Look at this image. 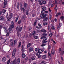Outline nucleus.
<instances>
[{
	"label": "nucleus",
	"instance_id": "c85d7f7f",
	"mask_svg": "<svg viewBox=\"0 0 64 64\" xmlns=\"http://www.w3.org/2000/svg\"><path fill=\"white\" fill-rule=\"evenodd\" d=\"M64 50H63L62 52H61L60 54L61 55H63L64 54Z\"/></svg>",
	"mask_w": 64,
	"mask_h": 64
},
{
	"label": "nucleus",
	"instance_id": "2f4dec72",
	"mask_svg": "<svg viewBox=\"0 0 64 64\" xmlns=\"http://www.w3.org/2000/svg\"><path fill=\"white\" fill-rule=\"evenodd\" d=\"M6 10H4V9L2 10V13H4V14L5 13V12H6Z\"/></svg>",
	"mask_w": 64,
	"mask_h": 64
},
{
	"label": "nucleus",
	"instance_id": "2eb2a0df",
	"mask_svg": "<svg viewBox=\"0 0 64 64\" xmlns=\"http://www.w3.org/2000/svg\"><path fill=\"white\" fill-rule=\"evenodd\" d=\"M24 7L26 9L27 8V4L25 2L24 3Z\"/></svg>",
	"mask_w": 64,
	"mask_h": 64
},
{
	"label": "nucleus",
	"instance_id": "6e6d98bb",
	"mask_svg": "<svg viewBox=\"0 0 64 64\" xmlns=\"http://www.w3.org/2000/svg\"><path fill=\"white\" fill-rule=\"evenodd\" d=\"M40 2L39 4H40V5H42V4H43L41 2Z\"/></svg>",
	"mask_w": 64,
	"mask_h": 64
},
{
	"label": "nucleus",
	"instance_id": "13d9d810",
	"mask_svg": "<svg viewBox=\"0 0 64 64\" xmlns=\"http://www.w3.org/2000/svg\"><path fill=\"white\" fill-rule=\"evenodd\" d=\"M31 59H32V60H34V59H35V58H34L33 57H32L31 58Z\"/></svg>",
	"mask_w": 64,
	"mask_h": 64
},
{
	"label": "nucleus",
	"instance_id": "f8f14e48",
	"mask_svg": "<svg viewBox=\"0 0 64 64\" xmlns=\"http://www.w3.org/2000/svg\"><path fill=\"white\" fill-rule=\"evenodd\" d=\"M46 56L45 55H44L42 57V59H46Z\"/></svg>",
	"mask_w": 64,
	"mask_h": 64
},
{
	"label": "nucleus",
	"instance_id": "79ce46f5",
	"mask_svg": "<svg viewBox=\"0 0 64 64\" xmlns=\"http://www.w3.org/2000/svg\"><path fill=\"white\" fill-rule=\"evenodd\" d=\"M64 18V16H62L61 17L60 19H61V20H63V19Z\"/></svg>",
	"mask_w": 64,
	"mask_h": 64
},
{
	"label": "nucleus",
	"instance_id": "4be33fe9",
	"mask_svg": "<svg viewBox=\"0 0 64 64\" xmlns=\"http://www.w3.org/2000/svg\"><path fill=\"white\" fill-rule=\"evenodd\" d=\"M25 57H26V55L24 53H23L22 54V58H25Z\"/></svg>",
	"mask_w": 64,
	"mask_h": 64
},
{
	"label": "nucleus",
	"instance_id": "423d86ee",
	"mask_svg": "<svg viewBox=\"0 0 64 64\" xmlns=\"http://www.w3.org/2000/svg\"><path fill=\"white\" fill-rule=\"evenodd\" d=\"M8 1L7 0H4V4L3 6V8H5L6 7V6L7 5V2Z\"/></svg>",
	"mask_w": 64,
	"mask_h": 64
},
{
	"label": "nucleus",
	"instance_id": "bb28decb",
	"mask_svg": "<svg viewBox=\"0 0 64 64\" xmlns=\"http://www.w3.org/2000/svg\"><path fill=\"white\" fill-rule=\"evenodd\" d=\"M42 3L43 4H45L46 3V1H43L42 2Z\"/></svg>",
	"mask_w": 64,
	"mask_h": 64
},
{
	"label": "nucleus",
	"instance_id": "a878e982",
	"mask_svg": "<svg viewBox=\"0 0 64 64\" xmlns=\"http://www.w3.org/2000/svg\"><path fill=\"white\" fill-rule=\"evenodd\" d=\"M21 20H19L18 22V24H20L21 23Z\"/></svg>",
	"mask_w": 64,
	"mask_h": 64
},
{
	"label": "nucleus",
	"instance_id": "7c9ffc66",
	"mask_svg": "<svg viewBox=\"0 0 64 64\" xmlns=\"http://www.w3.org/2000/svg\"><path fill=\"white\" fill-rule=\"evenodd\" d=\"M21 42H20L19 43V45L18 46V48H19L20 47V46H21Z\"/></svg>",
	"mask_w": 64,
	"mask_h": 64
},
{
	"label": "nucleus",
	"instance_id": "a19ab883",
	"mask_svg": "<svg viewBox=\"0 0 64 64\" xmlns=\"http://www.w3.org/2000/svg\"><path fill=\"white\" fill-rule=\"evenodd\" d=\"M2 28H3V26H2V25L0 24V28L2 29Z\"/></svg>",
	"mask_w": 64,
	"mask_h": 64
},
{
	"label": "nucleus",
	"instance_id": "cd10ccee",
	"mask_svg": "<svg viewBox=\"0 0 64 64\" xmlns=\"http://www.w3.org/2000/svg\"><path fill=\"white\" fill-rule=\"evenodd\" d=\"M17 8L18 9H19V4L17 3Z\"/></svg>",
	"mask_w": 64,
	"mask_h": 64
},
{
	"label": "nucleus",
	"instance_id": "0eeeda50",
	"mask_svg": "<svg viewBox=\"0 0 64 64\" xmlns=\"http://www.w3.org/2000/svg\"><path fill=\"white\" fill-rule=\"evenodd\" d=\"M47 15L46 14H40V17L42 18V19H43L44 18H45V17H46Z\"/></svg>",
	"mask_w": 64,
	"mask_h": 64
},
{
	"label": "nucleus",
	"instance_id": "393cba45",
	"mask_svg": "<svg viewBox=\"0 0 64 64\" xmlns=\"http://www.w3.org/2000/svg\"><path fill=\"white\" fill-rule=\"evenodd\" d=\"M46 44H42V45H40L42 47H43V46H46Z\"/></svg>",
	"mask_w": 64,
	"mask_h": 64
},
{
	"label": "nucleus",
	"instance_id": "e2e57ef3",
	"mask_svg": "<svg viewBox=\"0 0 64 64\" xmlns=\"http://www.w3.org/2000/svg\"><path fill=\"white\" fill-rule=\"evenodd\" d=\"M45 13H48V12L47 11H45Z\"/></svg>",
	"mask_w": 64,
	"mask_h": 64
},
{
	"label": "nucleus",
	"instance_id": "6ab92c4d",
	"mask_svg": "<svg viewBox=\"0 0 64 64\" xmlns=\"http://www.w3.org/2000/svg\"><path fill=\"white\" fill-rule=\"evenodd\" d=\"M33 50V48H29V51L30 52H31V51H32Z\"/></svg>",
	"mask_w": 64,
	"mask_h": 64
},
{
	"label": "nucleus",
	"instance_id": "37998d69",
	"mask_svg": "<svg viewBox=\"0 0 64 64\" xmlns=\"http://www.w3.org/2000/svg\"><path fill=\"white\" fill-rule=\"evenodd\" d=\"M10 60H9L8 61L7 63V64H9L10 63Z\"/></svg>",
	"mask_w": 64,
	"mask_h": 64
},
{
	"label": "nucleus",
	"instance_id": "39448f33",
	"mask_svg": "<svg viewBox=\"0 0 64 64\" xmlns=\"http://www.w3.org/2000/svg\"><path fill=\"white\" fill-rule=\"evenodd\" d=\"M16 30L18 32V36H19L20 35V34H19V32H21V31L23 29V28L22 27H20L19 28H18V26H17L16 28Z\"/></svg>",
	"mask_w": 64,
	"mask_h": 64
},
{
	"label": "nucleus",
	"instance_id": "de8ad7c7",
	"mask_svg": "<svg viewBox=\"0 0 64 64\" xmlns=\"http://www.w3.org/2000/svg\"><path fill=\"white\" fill-rule=\"evenodd\" d=\"M52 30H54L55 29V28H54V27L53 26H52Z\"/></svg>",
	"mask_w": 64,
	"mask_h": 64
},
{
	"label": "nucleus",
	"instance_id": "1a4fd4ad",
	"mask_svg": "<svg viewBox=\"0 0 64 64\" xmlns=\"http://www.w3.org/2000/svg\"><path fill=\"white\" fill-rule=\"evenodd\" d=\"M36 34V31L35 30L32 33V35L33 37H34V36H35Z\"/></svg>",
	"mask_w": 64,
	"mask_h": 64
},
{
	"label": "nucleus",
	"instance_id": "5fc2aeb1",
	"mask_svg": "<svg viewBox=\"0 0 64 64\" xmlns=\"http://www.w3.org/2000/svg\"><path fill=\"white\" fill-rule=\"evenodd\" d=\"M23 18L24 20H25V18H26V16H23Z\"/></svg>",
	"mask_w": 64,
	"mask_h": 64
},
{
	"label": "nucleus",
	"instance_id": "6e6552de",
	"mask_svg": "<svg viewBox=\"0 0 64 64\" xmlns=\"http://www.w3.org/2000/svg\"><path fill=\"white\" fill-rule=\"evenodd\" d=\"M16 51V49L15 48L13 50V53L12 54V57H13L15 54V52Z\"/></svg>",
	"mask_w": 64,
	"mask_h": 64
},
{
	"label": "nucleus",
	"instance_id": "8fccbe9b",
	"mask_svg": "<svg viewBox=\"0 0 64 64\" xmlns=\"http://www.w3.org/2000/svg\"><path fill=\"white\" fill-rule=\"evenodd\" d=\"M58 8L56 6L55 8H54V9L56 11H57V9Z\"/></svg>",
	"mask_w": 64,
	"mask_h": 64
},
{
	"label": "nucleus",
	"instance_id": "9d476101",
	"mask_svg": "<svg viewBox=\"0 0 64 64\" xmlns=\"http://www.w3.org/2000/svg\"><path fill=\"white\" fill-rule=\"evenodd\" d=\"M48 18L46 17L44 18H43V21L44 22L47 21L48 20Z\"/></svg>",
	"mask_w": 64,
	"mask_h": 64
},
{
	"label": "nucleus",
	"instance_id": "473e14b6",
	"mask_svg": "<svg viewBox=\"0 0 64 64\" xmlns=\"http://www.w3.org/2000/svg\"><path fill=\"white\" fill-rule=\"evenodd\" d=\"M45 11L44 10H42V11L41 12V13L42 14H44V13H45Z\"/></svg>",
	"mask_w": 64,
	"mask_h": 64
},
{
	"label": "nucleus",
	"instance_id": "680f3d73",
	"mask_svg": "<svg viewBox=\"0 0 64 64\" xmlns=\"http://www.w3.org/2000/svg\"><path fill=\"white\" fill-rule=\"evenodd\" d=\"M32 17H34V16H35V14H32Z\"/></svg>",
	"mask_w": 64,
	"mask_h": 64
},
{
	"label": "nucleus",
	"instance_id": "c03bdc74",
	"mask_svg": "<svg viewBox=\"0 0 64 64\" xmlns=\"http://www.w3.org/2000/svg\"><path fill=\"white\" fill-rule=\"evenodd\" d=\"M58 27H57V28L58 29H59L60 28V26H59V25H57Z\"/></svg>",
	"mask_w": 64,
	"mask_h": 64
},
{
	"label": "nucleus",
	"instance_id": "58836bf2",
	"mask_svg": "<svg viewBox=\"0 0 64 64\" xmlns=\"http://www.w3.org/2000/svg\"><path fill=\"white\" fill-rule=\"evenodd\" d=\"M38 25L39 27H40V28H42V26L41 25V24H38Z\"/></svg>",
	"mask_w": 64,
	"mask_h": 64
},
{
	"label": "nucleus",
	"instance_id": "412c9836",
	"mask_svg": "<svg viewBox=\"0 0 64 64\" xmlns=\"http://www.w3.org/2000/svg\"><path fill=\"white\" fill-rule=\"evenodd\" d=\"M4 19V18L3 16H1L0 17V20H3Z\"/></svg>",
	"mask_w": 64,
	"mask_h": 64
},
{
	"label": "nucleus",
	"instance_id": "5701e85b",
	"mask_svg": "<svg viewBox=\"0 0 64 64\" xmlns=\"http://www.w3.org/2000/svg\"><path fill=\"white\" fill-rule=\"evenodd\" d=\"M51 53L52 54L54 55L55 54V50H52V51Z\"/></svg>",
	"mask_w": 64,
	"mask_h": 64
},
{
	"label": "nucleus",
	"instance_id": "49530a36",
	"mask_svg": "<svg viewBox=\"0 0 64 64\" xmlns=\"http://www.w3.org/2000/svg\"><path fill=\"white\" fill-rule=\"evenodd\" d=\"M13 42H11V43L10 44V45L11 46H13Z\"/></svg>",
	"mask_w": 64,
	"mask_h": 64
},
{
	"label": "nucleus",
	"instance_id": "864d4df0",
	"mask_svg": "<svg viewBox=\"0 0 64 64\" xmlns=\"http://www.w3.org/2000/svg\"><path fill=\"white\" fill-rule=\"evenodd\" d=\"M48 56H51V54H50V53L48 52Z\"/></svg>",
	"mask_w": 64,
	"mask_h": 64
},
{
	"label": "nucleus",
	"instance_id": "f704fd0d",
	"mask_svg": "<svg viewBox=\"0 0 64 64\" xmlns=\"http://www.w3.org/2000/svg\"><path fill=\"white\" fill-rule=\"evenodd\" d=\"M43 25H48V23L46 22H44L43 24Z\"/></svg>",
	"mask_w": 64,
	"mask_h": 64
},
{
	"label": "nucleus",
	"instance_id": "69168bd1",
	"mask_svg": "<svg viewBox=\"0 0 64 64\" xmlns=\"http://www.w3.org/2000/svg\"><path fill=\"white\" fill-rule=\"evenodd\" d=\"M28 61H29V62H31V60L30 59H28Z\"/></svg>",
	"mask_w": 64,
	"mask_h": 64
},
{
	"label": "nucleus",
	"instance_id": "20e7f679",
	"mask_svg": "<svg viewBox=\"0 0 64 64\" xmlns=\"http://www.w3.org/2000/svg\"><path fill=\"white\" fill-rule=\"evenodd\" d=\"M11 25L10 26V28L9 29V32L10 33L12 32V28H14V22L12 21L11 22Z\"/></svg>",
	"mask_w": 64,
	"mask_h": 64
},
{
	"label": "nucleus",
	"instance_id": "ea45409f",
	"mask_svg": "<svg viewBox=\"0 0 64 64\" xmlns=\"http://www.w3.org/2000/svg\"><path fill=\"white\" fill-rule=\"evenodd\" d=\"M34 37L35 39H37L38 38V36H36Z\"/></svg>",
	"mask_w": 64,
	"mask_h": 64
},
{
	"label": "nucleus",
	"instance_id": "3c124183",
	"mask_svg": "<svg viewBox=\"0 0 64 64\" xmlns=\"http://www.w3.org/2000/svg\"><path fill=\"white\" fill-rule=\"evenodd\" d=\"M50 48H51V46H50L49 45L48 46V49L49 50Z\"/></svg>",
	"mask_w": 64,
	"mask_h": 64
},
{
	"label": "nucleus",
	"instance_id": "7ed1b4c3",
	"mask_svg": "<svg viewBox=\"0 0 64 64\" xmlns=\"http://www.w3.org/2000/svg\"><path fill=\"white\" fill-rule=\"evenodd\" d=\"M13 14L12 13H10L9 15V16H8V14L7 13L6 14V18L8 21H10V19L11 18H13Z\"/></svg>",
	"mask_w": 64,
	"mask_h": 64
},
{
	"label": "nucleus",
	"instance_id": "4d7b16f0",
	"mask_svg": "<svg viewBox=\"0 0 64 64\" xmlns=\"http://www.w3.org/2000/svg\"><path fill=\"white\" fill-rule=\"evenodd\" d=\"M43 0H38V2H41V1H42Z\"/></svg>",
	"mask_w": 64,
	"mask_h": 64
},
{
	"label": "nucleus",
	"instance_id": "052dcab7",
	"mask_svg": "<svg viewBox=\"0 0 64 64\" xmlns=\"http://www.w3.org/2000/svg\"><path fill=\"white\" fill-rule=\"evenodd\" d=\"M61 59L62 60V61H63V57H61Z\"/></svg>",
	"mask_w": 64,
	"mask_h": 64
},
{
	"label": "nucleus",
	"instance_id": "4c0bfd02",
	"mask_svg": "<svg viewBox=\"0 0 64 64\" xmlns=\"http://www.w3.org/2000/svg\"><path fill=\"white\" fill-rule=\"evenodd\" d=\"M22 11H23V12H25V8H22Z\"/></svg>",
	"mask_w": 64,
	"mask_h": 64
},
{
	"label": "nucleus",
	"instance_id": "f03ea898",
	"mask_svg": "<svg viewBox=\"0 0 64 64\" xmlns=\"http://www.w3.org/2000/svg\"><path fill=\"white\" fill-rule=\"evenodd\" d=\"M16 60V58L14 60L13 62L11 61L10 62V64H19L20 62V58H18V60Z\"/></svg>",
	"mask_w": 64,
	"mask_h": 64
},
{
	"label": "nucleus",
	"instance_id": "603ef678",
	"mask_svg": "<svg viewBox=\"0 0 64 64\" xmlns=\"http://www.w3.org/2000/svg\"><path fill=\"white\" fill-rule=\"evenodd\" d=\"M38 50L39 48H37L35 49V51H37V50Z\"/></svg>",
	"mask_w": 64,
	"mask_h": 64
},
{
	"label": "nucleus",
	"instance_id": "b1692460",
	"mask_svg": "<svg viewBox=\"0 0 64 64\" xmlns=\"http://www.w3.org/2000/svg\"><path fill=\"white\" fill-rule=\"evenodd\" d=\"M24 48V47L23 46H22V52H24V48Z\"/></svg>",
	"mask_w": 64,
	"mask_h": 64
},
{
	"label": "nucleus",
	"instance_id": "e433bc0d",
	"mask_svg": "<svg viewBox=\"0 0 64 64\" xmlns=\"http://www.w3.org/2000/svg\"><path fill=\"white\" fill-rule=\"evenodd\" d=\"M37 22V20H36L34 23V26L36 25V23Z\"/></svg>",
	"mask_w": 64,
	"mask_h": 64
},
{
	"label": "nucleus",
	"instance_id": "c9c22d12",
	"mask_svg": "<svg viewBox=\"0 0 64 64\" xmlns=\"http://www.w3.org/2000/svg\"><path fill=\"white\" fill-rule=\"evenodd\" d=\"M49 19H50V20H51V18H52V16H51V15H49Z\"/></svg>",
	"mask_w": 64,
	"mask_h": 64
},
{
	"label": "nucleus",
	"instance_id": "f257e3e1",
	"mask_svg": "<svg viewBox=\"0 0 64 64\" xmlns=\"http://www.w3.org/2000/svg\"><path fill=\"white\" fill-rule=\"evenodd\" d=\"M47 36V34H42V37L40 38L41 39H42L43 38H44L43 40V41H42V43H46L47 42V38L46 37H45V36Z\"/></svg>",
	"mask_w": 64,
	"mask_h": 64
},
{
	"label": "nucleus",
	"instance_id": "ddd939ff",
	"mask_svg": "<svg viewBox=\"0 0 64 64\" xmlns=\"http://www.w3.org/2000/svg\"><path fill=\"white\" fill-rule=\"evenodd\" d=\"M42 9H43L44 10H46V7H45L44 6H42Z\"/></svg>",
	"mask_w": 64,
	"mask_h": 64
},
{
	"label": "nucleus",
	"instance_id": "9b49d317",
	"mask_svg": "<svg viewBox=\"0 0 64 64\" xmlns=\"http://www.w3.org/2000/svg\"><path fill=\"white\" fill-rule=\"evenodd\" d=\"M3 28L4 31H5V32H7L8 31V30H7V28L5 27H4Z\"/></svg>",
	"mask_w": 64,
	"mask_h": 64
},
{
	"label": "nucleus",
	"instance_id": "a18cd8bd",
	"mask_svg": "<svg viewBox=\"0 0 64 64\" xmlns=\"http://www.w3.org/2000/svg\"><path fill=\"white\" fill-rule=\"evenodd\" d=\"M49 36L50 37H51L52 36V34L51 33L50 34H49Z\"/></svg>",
	"mask_w": 64,
	"mask_h": 64
},
{
	"label": "nucleus",
	"instance_id": "72a5a7b5",
	"mask_svg": "<svg viewBox=\"0 0 64 64\" xmlns=\"http://www.w3.org/2000/svg\"><path fill=\"white\" fill-rule=\"evenodd\" d=\"M17 43V40H15L14 42V45H15Z\"/></svg>",
	"mask_w": 64,
	"mask_h": 64
},
{
	"label": "nucleus",
	"instance_id": "c756f323",
	"mask_svg": "<svg viewBox=\"0 0 64 64\" xmlns=\"http://www.w3.org/2000/svg\"><path fill=\"white\" fill-rule=\"evenodd\" d=\"M36 55H37V56H39V55H40V53H38V52H37V53H36Z\"/></svg>",
	"mask_w": 64,
	"mask_h": 64
},
{
	"label": "nucleus",
	"instance_id": "aec40b11",
	"mask_svg": "<svg viewBox=\"0 0 64 64\" xmlns=\"http://www.w3.org/2000/svg\"><path fill=\"white\" fill-rule=\"evenodd\" d=\"M18 18L19 16H17L16 18L15 22H17L18 21Z\"/></svg>",
	"mask_w": 64,
	"mask_h": 64
},
{
	"label": "nucleus",
	"instance_id": "a211bd4d",
	"mask_svg": "<svg viewBox=\"0 0 64 64\" xmlns=\"http://www.w3.org/2000/svg\"><path fill=\"white\" fill-rule=\"evenodd\" d=\"M41 31L42 32H46V30L44 29H43L41 30Z\"/></svg>",
	"mask_w": 64,
	"mask_h": 64
},
{
	"label": "nucleus",
	"instance_id": "dca6fc26",
	"mask_svg": "<svg viewBox=\"0 0 64 64\" xmlns=\"http://www.w3.org/2000/svg\"><path fill=\"white\" fill-rule=\"evenodd\" d=\"M43 52V51L41 49H40L38 50V52L39 53H42Z\"/></svg>",
	"mask_w": 64,
	"mask_h": 64
},
{
	"label": "nucleus",
	"instance_id": "f3484780",
	"mask_svg": "<svg viewBox=\"0 0 64 64\" xmlns=\"http://www.w3.org/2000/svg\"><path fill=\"white\" fill-rule=\"evenodd\" d=\"M31 46V43H29L27 45V48H28V47H30Z\"/></svg>",
	"mask_w": 64,
	"mask_h": 64
},
{
	"label": "nucleus",
	"instance_id": "774afa93",
	"mask_svg": "<svg viewBox=\"0 0 64 64\" xmlns=\"http://www.w3.org/2000/svg\"><path fill=\"white\" fill-rule=\"evenodd\" d=\"M48 29H49V30L50 29V26H48Z\"/></svg>",
	"mask_w": 64,
	"mask_h": 64
},
{
	"label": "nucleus",
	"instance_id": "0e129e2a",
	"mask_svg": "<svg viewBox=\"0 0 64 64\" xmlns=\"http://www.w3.org/2000/svg\"><path fill=\"white\" fill-rule=\"evenodd\" d=\"M58 14V15H60L61 14V13H60V12H59Z\"/></svg>",
	"mask_w": 64,
	"mask_h": 64
},
{
	"label": "nucleus",
	"instance_id": "09e8293b",
	"mask_svg": "<svg viewBox=\"0 0 64 64\" xmlns=\"http://www.w3.org/2000/svg\"><path fill=\"white\" fill-rule=\"evenodd\" d=\"M9 35V32H7L6 34V36H8Z\"/></svg>",
	"mask_w": 64,
	"mask_h": 64
},
{
	"label": "nucleus",
	"instance_id": "bf43d9fd",
	"mask_svg": "<svg viewBox=\"0 0 64 64\" xmlns=\"http://www.w3.org/2000/svg\"><path fill=\"white\" fill-rule=\"evenodd\" d=\"M29 14V13H28V11H27L26 13V14L27 15H28Z\"/></svg>",
	"mask_w": 64,
	"mask_h": 64
},
{
	"label": "nucleus",
	"instance_id": "4468645a",
	"mask_svg": "<svg viewBox=\"0 0 64 64\" xmlns=\"http://www.w3.org/2000/svg\"><path fill=\"white\" fill-rule=\"evenodd\" d=\"M6 58L4 57L2 59V62H5L6 61Z\"/></svg>",
	"mask_w": 64,
	"mask_h": 64
},
{
	"label": "nucleus",
	"instance_id": "338daca9",
	"mask_svg": "<svg viewBox=\"0 0 64 64\" xmlns=\"http://www.w3.org/2000/svg\"><path fill=\"white\" fill-rule=\"evenodd\" d=\"M10 42H12V40L11 39H10Z\"/></svg>",
	"mask_w": 64,
	"mask_h": 64
}]
</instances>
